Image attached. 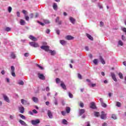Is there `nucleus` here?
I'll use <instances>...</instances> for the list:
<instances>
[{
    "instance_id": "nucleus-5",
    "label": "nucleus",
    "mask_w": 126,
    "mask_h": 126,
    "mask_svg": "<svg viewBox=\"0 0 126 126\" xmlns=\"http://www.w3.org/2000/svg\"><path fill=\"white\" fill-rule=\"evenodd\" d=\"M38 78L41 79V80H45L46 79V77L43 74H38Z\"/></svg>"
},
{
    "instance_id": "nucleus-15",
    "label": "nucleus",
    "mask_w": 126,
    "mask_h": 126,
    "mask_svg": "<svg viewBox=\"0 0 126 126\" xmlns=\"http://www.w3.org/2000/svg\"><path fill=\"white\" fill-rule=\"evenodd\" d=\"M99 60L102 64H105L106 63L105 60H104V59H103V57H102V56H99Z\"/></svg>"
},
{
    "instance_id": "nucleus-35",
    "label": "nucleus",
    "mask_w": 126,
    "mask_h": 126,
    "mask_svg": "<svg viewBox=\"0 0 126 126\" xmlns=\"http://www.w3.org/2000/svg\"><path fill=\"white\" fill-rule=\"evenodd\" d=\"M11 29H10V28L9 27H7L5 29V31H6V32H9L10 31H11Z\"/></svg>"
},
{
    "instance_id": "nucleus-12",
    "label": "nucleus",
    "mask_w": 126,
    "mask_h": 126,
    "mask_svg": "<svg viewBox=\"0 0 126 126\" xmlns=\"http://www.w3.org/2000/svg\"><path fill=\"white\" fill-rule=\"evenodd\" d=\"M100 118L102 120H105V119H106V114H105V112H104V111L101 112Z\"/></svg>"
},
{
    "instance_id": "nucleus-30",
    "label": "nucleus",
    "mask_w": 126,
    "mask_h": 126,
    "mask_svg": "<svg viewBox=\"0 0 126 126\" xmlns=\"http://www.w3.org/2000/svg\"><path fill=\"white\" fill-rule=\"evenodd\" d=\"M36 65L37 67H38V68H39L40 69H41V70H43V69H44V67H43V66L39 65L38 64H36Z\"/></svg>"
},
{
    "instance_id": "nucleus-48",
    "label": "nucleus",
    "mask_w": 126,
    "mask_h": 126,
    "mask_svg": "<svg viewBox=\"0 0 126 126\" xmlns=\"http://www.w3.org/2000/svg\"><path fill=\"white\" fill-rule=\"evenodd\" d=\"M44 23H45V24H49V23H50V21L48 20H44Z\"/></svg>"
},
{
    "instance_id": "nucleus-14",
    "label": "nucleus",
    "mask_w": 126,
    "mask_h": 126,
    "mask_svg": "<svg viewBox=\"0 0 126 126\" xmlns=\"http://www.w3.org/2000/svg\"><path fill=\"white\" fill-rule=\"evenodd\" d=\"M20 24L22 26H24V25L26 24V22L24 21V20L21 19L20 21Z\"/></svg>"
},
{
    "instance_id": "nucleus-22",
    "label": "nucleus",
    "mask_w": 126,
    "mask_h": 126,
    "mask_svg": "<svg viewBox=\"0 0 126 126\" xmlns=\"http://www.w3.org/2000/svg\"><path fill=\"white\" fill-rule=\"evenodd\" d=\"M19 123L22 125V126H27V124L25 123V122L22 121V120H20Z\"/></svg>"
},
{
    "instance_id": "nucleus-27",
    "label": "nucleus",
    "mask_w": 126,
    "mask_h": 126,
    "mask_svg": "<svg viewBox=\"0 0 126 126\" xmlns=\"http://www.w3.org/2000/svg\"><path fill=\"white\" fill-rule=\"evenodd\" d=\"M10 57H11V59H14L16 58V56L15 55V54L14 53H11Z\"/></svg>"
},
{
    "instance_id": "nucleus-64",
    "label": "nucleus",
    "mask_w": 126,
    "mask_h": 126,
    "mask_svg": "<svg viewBox=\"0 0 126 126\" xmlns=\"http://www.w3.org/2000/svg\"><path fill=\"white\" fill-rule=\"evenodd\" d=\"M102 126H107V123H104L102 124Z\"/></svg>"
},
{
    "instance_id": "nucleus-60",
    "label": "nucleus",
    "mask_w": 126,
    "mask_h": 126,
    "mask_svg": "<svg viewBox=\"0 0 126 126\" xmlns=\"http://www.w3.org/2000/svg\"><path fill=\"white\" fill-rule=\"evenodd\" d=\"M1 74H2V75H4V74L5 73V72H4V70H3L1 71Z\"/></svg>"
},
{
    "instance_id": "nucleus-1",
    "label": "nucleus",
    "mask_w": 126,
    "mask_h": 126,
    "mask_svg": "<svg viewBox=\"0 0 126 126\" xmlns=\"http://www.w3.org/2000/svg\"><path fill=\"white\" fill-rule=\"evenodd\" d=\"M30 45L32 47H33L34 48H38L39 47V44L35 42H30Z\"/></svg>"
},
{
    "instance_id": "nucleus-53",
    "label": "nucleus",
    "mask_w": 126,
    "mask_h": 126,
    "mask_svg": "<svg viewBox=\"0 0 126 126\" xmlns=\"http://www.w3.org/2000/svg\"><path fill=\"white\" fill-rule=\"evenodd\" d=\"M17 16L18 17H20V12H19V11L17 12Z\"/></svg>"
},
{
    "instance_id": "nucleus-7",
    "label": "nucleus",
    "mask_w": 126,
    "mask_h": 126,
    "mask_svg": "<svg viewBox=\"0 0 126 126\" xmlns=\"http://www.w3.org/2000/svg\"><path fill=\"white\" fill-rule=\"evenodd\" d=\"M111 76L112 77V78L114 80V81H115V82H117V81H118V80L116 77V75L114 73H111Z\"/></svg>"
},
{
    "instance_id": "nucleus-50",
    "label": "nucleus",
    "mask_w": 126,
    "mask_h": 126,
    "mask_svg": "<svg viewBox=\"0 0 126 126\" xmlns=\"http://www.w3.org/2000/svg\"><path fill=\"white\" fill-rule=\"evenodd\" d=\"M78 78H79V79H81L82 78V76L79 73L78 74Z\"/></svg>"
},
{
    "instance_id": "nucleus-31",
    "label": "nucleus",
    "mask_w": 126,
    "mask_h": 126,
    "mask_svg": "<svg viewBox=\"0 0 126 126\" xmlns=\"http://www.w3.org/2000/svg\"><path fill=\"white\" fill-rule=\"evenodd\" d=\"M62 124H63V125H67V121L65 119H63L62 120Z\"/></svg>"
},
{
    "instance_id": "nucleus-23",
    "label": "nucleus",
    "mask_w": 126,
    "mask_h": 126,
    "mask_svg": "<svg viewBox=\"0 0 126 126\" xmlns=\"http://www.w3.org/2000/svg\"><path fill=\"white\" fill-rule=\"evenodd\" d=\"M49 53H51V56H55L56 54V51L55 50H49Z\"/></svg>"
},
{
    "instance_id": "nucleus-47",
    "label": "nucleus",
    "mask_w": 126,
    "mask_h": 126,
    "mask_svg": "<svg viewBox=\"0 0 126 126\" xmlns=\"http://www.w3.org/2000/svg\"><path fill=\"white\" fill-rule=\"evenodd\" d=\"M37 23H38V24H40V25H41L42 26H44V25H45V24L41 23L40 21H37Z\"/></svg>"
},
{
    "instance_id": "nucleus-56",
    "label": "nucleus",
    "mask_w": 126,
    "mask_h": 126,
    "mask_svg": "<svg viewBox=\"0 0 126 126\" xmlns=\"http://www.w3.org/2000/svg\"><path fill=\"white\" fill-rule=\"evenodd\" d=\"M24 56L25 57H29V53H25Z\"/></svg>"
},
{
    "instance_id": "nucleus-49",
    "label": "nucleus",
    "mask_w": 126,
    "mask_h": 126,
    "mask_svg": "<svg viewBox=\"0 0 126 126\" xmlns=\"http://www.w3.org/2000/svg\"><path fill=\"white\" fill-rule=\"evenodd\" d=\"M61 114L63 116H65V114H66V112H65V111H62Z\"/></svg>"
},
{
    "instance_id": "nucleus-4",
    "label": "nucleus",
    "mask_w": 126,
    "mask_h": 126,
    "mask_svg": "<svg viewBox=\"0 0 126 126\" xmlns=\"http://www.w3.org/2000/svg\"><path fill=\"white\" fill-rule=\"evenodd\" d=\"M21 102L23 105H29L30 104L28 100L24 99H22Z\"/></svg>"
},
{
    "instance_id": "nucleus-10",
    "label": "nucleus",
    "mask_w": 126,
    "mask_h": 126,
    "mask_svg": "<svg viewBox=\"0 0 126 126\" xmlns=\"http://www.w3.org/2000/svg\"><path fill=\"white\" fill-rule=\"evenodd\" d=\"M19 111L20 113L23 114V113H24V111H25V109L23 107V106H20L19 107Z\"/></svg>"
},
{
    "instance_id": "nucleus-45",
    "label": "nucleus",
    "mask_w": 126,
    "mask_h": 126,
    "mask_svg": "<svg viewBox=\"0 0 126 126\" xmlns=\"http://www.w3.org/2000/svg\"><path fill=\"white\" fill-rule=\"evenodd\" d=\"M112 118L114 120H117V116L115 114L112 115Z\"/></svg>"
},
{
    "instance_id": "nucleus-32",
    "label": "nucleus",
    "mask_w": 126,
    "mask_h": 126,
    "mask_svg": "<svg viewBox=\"0 0 126 126\" xmlns=\"http://www.w3.org/2000/svg\"><path fill=\"white\" fill-rule=\"evenodd\" d=\"M118 45L119 46H124V43L123 42V41H122V40H120L118 41Z\"/></svg>"
},
{
    "instance_id": "nucleus-8",
    "label": "nucleus",
    "mask_w": 126,
    "mask_h": 126,
    "mask_svg": "<svg viewBox=\"0 0 126 126\" xmlns=\"http://www.w3.org/2000/svg\"><path fill=\"white\" fill-rule=\"evenodd\" d=\"M65 38L66 40H68V41L73 40V39H74V37L71 35H66Z\"/></svg>"
},
{
    "instance_id": "nucleus-38",
    "label": "nucleus",
    "mask_w": 126,
    "mask_h": 126,
    "mask_svg": "<svg viewBox=\"0 0 126 126\" xmlns=\"http://www.w3.org/2000/svg\"><path fill=\"white\" fill-rule=\"evenodd\" d=\"M18 84H19V85H24V82H23V81H20L19 82H18Z\"/></svg>"
},
{
    "instance_id": "nucleus-18",
    "label": "nucleus",
    "mask_w": 126,
    "mask_h": 126,
    "mask_svg": "<svg viewBox=\"0 0 126 126\" xmlns=\"http://www.w3.org/2000/svg\"><path fill=\"white\" fill-rule=\"evenodd\" d=\"M90 108L92 109H96V105H95V103H94V102L91 103Z\"/></svg>"
},
{
    "instance_id": "nucleus-58",
    "label": "nucleus",
    "mask_w": 126,
    "mask_h": 126,
    "mask_svg": "<svg viewBox=\"0 0 126 126\" xmlns=\"http://www.w3.org/2000/svg\"><path fill=\"white\" fill-rule=\"evenodd\" d=\"M50 31L49 29H47L46 31V33H47V34H50Z\"/></svg>"
},
{
    "instance_id": "nucleus-37",
    "label": "nucleus",
    "mask_w": 126,
    "mask_h": 126,
    "mask_svg": "<svg viewBox=\"0 0 126 126\" xmlns=\"http://www.w3.org/2000/svg\"><path fill=\"white\" fill-rule=\"evenodd\" d=\"M94 116H95V117H99L100 116V113L98 112H95Z\"/></svg>"
},
{
    "instance_id": "nucleus-42",
    "label": "nucleus",
    "mask_w": 126,
    "mask_h": 126,
    "mask_svg": "<svg viewBox=\"0 0 126 126\" xmlns=\"http://www.w3.org/2000/svg\"><path fill=\"white\" fill-rule=\"evenodd\" d=\"M55 31L57 34V35H60V33H61V32L60 31V30L59 29H56L55 30Z\"/></svg>"
},
{
    "instance_id": "nucleus-6",
    "label": "nucleus",
    "mask_w": 126,
    "mask_h": 126,
    "mask_svg": "<svg viewBox=\"0 0 126 126\" xmlns=\"http://www.w3.org/2000/svg\"><path fill=\"white\" fill-rule=\"evenodd\" d=\"M40 48L42 50H44L46 52H48V51H49V46L43 45L41 46Z\"/></svg>"
},
{
    "instance_id": "nucleus-13",
    "label": "nucleus",
    "mask_w": 126,
    "mask_h": 126,
    "mask_svg": "<svg viewBox=\"0 0 126 126\" xmlns=\"http://www.w3.org/2000/svg\"><path fill=\"white\" fill-rule=\"evenodd\" d=\"M47 115L49 119H53V114L52 113V112H51L50 110L48 111Z\"/></svg>"
},
{
    "instance_id": "nucleus-51",
    "label": "nucleus",
    "mask_w": 126,
    "mask_h": 126,
    "mask_svg": "<svg viewBox=\"0 0 126 126\" xmlns=\"http://www.w3.org/2000/svg\"><path fill=\"white\" fill-rule=\"evenodd\" d=\"M122 39L123 41H126V37L124 35H122Z\"/></svg>"
},
{
    "instance_id": "nucleus-26",
    "label": "nucleus",
    "mask_w": 126,
    "mask_h": 126,
    "mask_svg": "<svg viewBox=\"0 0 126 126\" xmlns=\"http://www.w3.org/2000/svg\"><path fill=\"white\" fill-rule=\"evenodd\" d=\"M87 36L88 37V38H89V39H90V40H91V41H93V37H92V36H91V35L87 33Z\"/></svg>"
},
{
    "instance_id": "nucleus-33",
    "label": "nucleus",
    "mask_w": 126,
    "mask_h": 126,
    "mask_svg": "<svg viewBox=\"0 0 126 126\" xmlns=\"http://www.w3.org/2000/svg\"><path fill=\"white\" fill-rule=\"evenodd\" d=\"M118 75H119V77L121 78V79H123L124 78V77L123 76V73H122V72H119Z\"/></svg>"
},
{
    "instance_id": "nucleus-3",
    "label": "nucleus",
    "mask_w": 126,
    "mask_h": 126,
    "mask_svg": "<svg viewBox=\"0 0 126 126\" xmlns=\"http://www.w3.org/2000/svg\"><path fill=\"white\" fill-rule=\"evenodd\" d=\"M2 96L5 102H7V103H9V102H10V100H9V98L6 95L3 94Z\"/></svg>"
},
{
    "instance_id": "nucleus-9",
    "label": "nucleus",
    "mask_w": 126,
    "mask_h": 126,
    "mask_svg": "<svg viewBox=\"0 0 126 126\" xmlns=\"http://www.w3.org/2000/svg\"><path fill=\"white\" fill-rule=\"evenodd\" d=\"M85 113V110L83 109H79V116H82Z\"/></svg>"
},
{
    "instance_id": "nucleus-25",
    "label": "nucleus",
    "mask_w": 126,
    "mask_h": 126,
    "mask_svg": "<svg viewBox=\"0 0 126 126\" xmlns=\"http://www.w3.org/2000/svg\"><path fill=\"white\" fill-rule=\"evenodd\" d=\"M56 82L57 84H59V83H62L63 81H61L60 78H57L56 79Z\"/></svg>"
},
{
    "instance_id": "nucleus-57",
    "label": "nucleus",
    "mask_w": 126,
    "mask_h": 126,
    "mask_svg": "<svg viewBox=\"0 0 126 126\" xmlns=\"http://www.w3.org/2000/svg\"><path fill=\"white\" fill-rule=\"evenodd\" d=\"M34 16V15L33 14V13H31L30 14V18H33V16Z\"/></svg>"
},
{
    "instance_id": "nucleus-34",
    "label": "nucleus",
    "mask_w": 126,
    "mask_h": 126,
    "mask_svg": "<svg viewBox=\"0 0 126 126\" xmlns=\"http://www.w3.org/2000/svg\"><path fill=\"white\" fill-rule=\"evenodd\" d=\"M14 70H15V67L14 66H11V72H14Z\"/></svg>"
},
{
    "instance_id": "nucleus-61",
    "label": "nucleus",
    "mask_w": 126,
    "mask_h": 126,
    "mask_svg": "<svg viewBox=\"0 0 126 126\" xmlns=\"http://www.w3.org/2000/svg\"><path fill=\"white\" fill-rule=\"evenodd\" d=\"M103 25H104V23H103V22H100V26L101 27L102 26H103Z\"/></svg>"
},
{
    "instance_id": "nucleus-40",
    "label": "nucleus",
    "mask_w": 126,
    "mask_h": 126,
    "mask_svg": "<svg viewBox=\"0 0 126 126\" xmlns=\"http://www.w3.org/2000/svg\"><path fill=\"white\" fill-rule=\"evenodd\" d=\"M11 10H12V8L11 7V6H9L8 7V11L9 13H10V12H11Z\"/></svg>"
},
{
    "instance_id": "nucleus-55",
    "label": "nucleus",
    "mask_w": 126,
    "mask_h": 126,
    "mask_svg": "<svg viewBox=\"0 0 126 126\" xmlns=\"http://www.w3.org/2000/svg\"><path fill=\"white\" fill-rule=\"evenodd\" d=\"M96 86V84H91V87H95Z\"/></svg>"
},
{
    "instance_id": "nucleus-28",
    "label": "nucleus",
    "mask_w": 126,
    "mask_h": 126,
    "mask_svg": "<svg viewBox=\"0 0 126 126\" xmlns=\"http://www.w3.org/2000/svg\"><path fill=\"white\" fill-rule=\"evenodd\" d=\"M60 43L63 45H65L66 44V41H65V40H60Z\"/></svg>"
},
{
    "instance_id": "nucleus-17",
    "label": "nucleus",
    "mask_w": 126,
    "mask_h": 126,
    "mask_svg": "<svg viewBox=\"0 0 126 126\" xmlns=\"http://www.w3.org/2000/svg\"><path fill=\"white\" fill-rule=\"evenodd\" d=\"M69 20L72 24H74L75 23V19H74V18H73V17H70Z\"/></svg>"
},
{
    "instance_id": "nucleus-20",
    "label": "nucleus",
    "mask_w": 126,
    "mask_h": 126,
    "mask_svg": "<svg viewBox=\"0 0 126 126\" xmlns=\"http://www.w3.org/2000/svg\"><path fill=\"white\" fill-rule=\"evenodd\" d=\"M32 100L33 102H34V103H38V98L36 97H33L32 98Z\"/></svg>"
},
{
    "instance_id": "nucleus-24",
    "label": "nucleus",
    "mask_w": 126,
    "mask_h": 126,
    "mask_svg": "<svg viewBox=\"0 0 126 126\" xmlns=\"http://www.w3.org/2000/svg\"><path fill=\"white\" fill-rule=\"evenodd\" d=\"M65 110H66V113L67 114H69V113H70V107H66Z\"/></svg>"
},
{
    "instance_id": "nucleus-19",
    "label": "nucleus",
    "mask_w": 126,
    "mask_h": 126,
    "mask_svg": "<svg viewBox=\"0 0 126 126\" xmlns=\"http://www.w3.org/2000/svg\"><path fill=\"white\" fill-rule=\"evenodd\" d=\"M53 7L54 10H58V5L57 4V3H54L53 5Z\"/></svg>"
},
{
    "instance_id": "nucleus-16",
    "label": "nucleus",
    "mask_w": 126,
    "mask_h": 126,
    "mask_svg": "<svg viewBox=\"0 0 126 126\" xmlns=\"http://www.w3.org/2000/svg\"><path fill=\"white\" fill-rule=\"evenodd\" d=\"M29 38L31 40L34 41H36L37 40V38L35 36H33V35H30Z\"/></svg>"
},
{
    "instance_id": "nucleus-36",
    "label": "nucleus",
    "mask_w": 126,
    "mask_h": 126,
    "mask_svg": "<svg viewBox=\"0 0 126 126\" xmlns=\"http://www.w3.org/2000/svg\"><path fill=\"white\" fill-rule=\"evenodd\" d=\"M79 106L81 108H83L84 107V104L82 102L80 101L79 103Z\"/></svg>"
},
{
    "instance_id": "nucleus-52",
    "label": "nucleus",
    "mask_w": 126,
    "mask_h": 126,
    "mask_svg": "<svg viewBox=\"0 0 126 126\" xmlns=\"http://www.w3.org/2000/svg\"><path fill=\"white\" fill-rule=\"evenodd\" d=\"M11 75H12V76H13L14 77H15V72H11Z\"/></svg>"
},
{
    "instance_id": "nucleus-44",
    "label": "nucleus",
    "mask_w": 126,
    "mask_h": 126,
    "mask_svg": "<svg viewBox=\"0 0 126 126\" xmlns=\"http://www.w3.org/2000/svg\"><path fill=\"white\" fill-rule=\"evenodd\" d=\"M68 96L69 98H73V95H72V94L70 93H68Z\"/></svg>"
},
{
    "instance_id": "nucleus-59",
    "label": "nucleus",
    "mask_w": 126,
    "mask_h": 126,
    "mask_svg": "<svg viewBox=\"0 0 126 126\" xmlns=\"http://www.w3.org/2000/svg\"><path fill=\"white\" fill-rule=\"evenodd\" d=\"M54 104L55 105H58V100H57V99H55Z\"/></svg>"
},
{
    "instance_id": "nucleus-46",
    "label": "nucleus",
    "mask_w": 126,
    "mask_h": 126,
    "mask_svg": "<svg viewBox=\"0 0 126 126\" xmlns=\"http://www.w3.org/2000/svg\"><path fill=\"white\" fill-rule=\"evenodd\" d=\"M25 18L27 21H29V17L26 15H25Z\"/></svg>"
},
{
    "instance_id": "nucleus-62",
    "label": "nucleus",
    "mask_w": 126,
    "mask_h": 126,
    "mask_svg": "<svg viewBox=\"0 0 126 126\" xmlns=\"http://www.w3.org/2000/svg\"><path fill=\"white\" fill-rule=\"evenodd\" d=\"M46 91L47 92L50 91V88L49 87H47L46 89Z\"/></svg>"
},
{
    "instance_id": "nucleus-29",
    "label": "nucleus",
    "mask_w": 126,
    "mask_h": 126,
    "mask_svg": "<svg viewBox=\"0 0 126 126\" xmlns=\"http://www.w3.org/2000/svg\"><path fill=\"white\" fill-rule=\"evenodd\" d=\"M93 63L94 64H95V65L98 64V63H99V62L98 61V59H94L93 61Z\"/></svg>"
},
{
    "instance_id": "nucleus-41",
    "label": "nucleus",
    "mask_w": 126,
    "mask_h": 126,
    "mask_svg": "<svg viewBox=\"0 0 126 126\" xmlns=\"http://www.w3.org/2000/svg\"><path fill=\"white\" fill-rule=\"evenodd\" d=\"M101 106L102 107H103V108H106L107 107V104H106V103L102 102L101 103Z\"/></svg>"
},
{
    "instance_id": "nucleus-21",
    "label": "nucleus",
    "mask_w": 126,
    "mask_h": 126,
    "mask_svg": "<svg viewBox=\"0 0 126 126\" xmlns=\"http://www.w3.org/2000/svg\"><path fill=\"white\" fill-rule=\"evenodd\" d=\"M61 86L63 89H64V90H66V86H65V85H64L63 83L62 82L61 84Z\"/></svg>"
},
{
    "instance_id": "nucleus-39",
    "label": "nucleus",
    "mask_w": 126,
    "mask_h": 126,
    "mask_svg": "<svg viewBox=\"0 0 126 126\" xmlns=\"http://www.w3.org/2000/svg\"><path fill=\"white\" fill-rule=\"evenodd\" d=\"M19 117H20V118H21L23 120H25V116L22 114H19Z\"/></svg>"
},
{
    "instance_id": "nucleus-11",
    "label": "nucleus",
    "mask_w": 126,
    "mask_h": 126,
    "mask_svg": "<svg viewBox=\"0 0 126 126\" xmlns=\"http://www.w3.org/2000/svg\"><path fill=\"white\" fill-rule=\"evenodd\" d=\"M56 23H58V25H62V21H60V18L57 17L55 20Z\"/></svg>"
},
{
    "instance_id": "nucleus-43",
    "label": "nucleus",
    "mask_w": 126,
    "mask_h": 126,
    "mask_svg": "<svg viewBox=\"0 0 126 126\" xmlns=\"http://www.w3.org/2000/svg\"><path fill=\"white\" fill-rule=\"evenodd\" d=\"M121 105L122 104H121V102H116V106H117V107H121Z\"/></svg>"
},
{
    "instance_id": "nucleus-63",
    "label": "nucleus",
    "mask_w": 126,
    "mask_h": 126,
    "mask_svg": "<svg viewBox=\"0 0 126 126\" xmlns=\"http://www.w3.org/2000/svg\"><path fill=\"white\" fill-rule=\"evenodd\" d=\"M123 31H124V32H125V33H126V28H124L122 29Z\"/></svg>"
},
{
    "instance_id": "nucleus-54",
    "label": "nucleus",
    "mask_w": 126,
    "mask_h": 126,
    "mask_svg": "<svg viewBox=\"0 0 126 126\" xmlns=\"http://www.w3.org/2000/svg\"><path fill=\"white\" fill-rule=\"evenodd\" d=\"M32 112L34 114H38V111H37V110H36L35 109L33 110Z\"/></svg>"
},
{
    "instance_id": "nucleus-2",
    "label": "nucleus",
    "mask_w": 126,
    "mask_h": 126,
    "mask_svg": "<svg viewBox=\"0 0 126 126\" xmlns=\"http://www.w3.org/2000/svg\"><path fill=\"white\" fill-rule=\"evenodd\" d=\"M31 123L33 126H36V125H38V124H40V120L36 119V120H32Z\"/></svg>"
}]
</instances>
